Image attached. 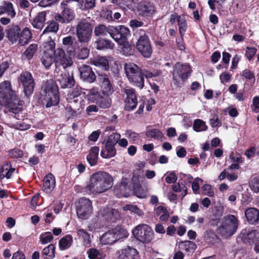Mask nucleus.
<instances>
[{
    "mask_svg": "<svg viewBox=\"0 0 259 259\" xmlns=\"http://www.w3.org/2000/svg\"><path fill=\"white\" fill-rule=\"evenodd\" d=\"M113 186V178L108 172L97 171L90 177V183L83 189V192L91 194L104 192Z\"/></svg>",
    "mask_w": 259,
    "mask_h": 259,
    "instance_id": "1",
    "label": "nucleus"
},
{
    "mask_svg": "<svg viewBox=\"0 0 259 259\" xmlns=\"http://www.w3.org/2000/svg\"><path fill=\"white\" fill-rule=\"evenodd\" d=\"M42 91L45 94L44 101L46 107L50 108L57 105L60 102L59 87L53 79H49L42 84Z\"/></svg>",
    "mask_w": 259,
    "mask_h": 259,
    "instance_id": "2",
    "label": "nucleus"
},
{
    "mask_svg": "<svg viewBox=\"0 0 259 259\" xmlns=\"http://www.w3.org/2000/svg\"><path fill=\"white\" fill-rule=\"evenodd\" d=\"M124 70L129 81L142 89L144 87L145 80L142 75V69L134 63H125Z\"/></svg>",
    "mask_w": 259,
    "mask_h": 259,
    "instance_id": "3",
    "label": "nucleus"
},
{
    "mask_svg": "<svg viewBox=\"0 0 259 259\" xmlns=\"http://www.w3.org/2000/svg\"><path fill=\"white\" fill-rule=\"evenodd\" d=\"M238 227V220L233 214H228L224 217L221 226L218 228L217 232L224 237L232 236L236 232Z\"/></svg>",
    "mask_w": 259,
    "mask_h": 259,
    "instance_id": "4",
    "label": "nucleus"
},
{
    "mask_svg": "<svg viewBox=\"0 0 259 259\" xmlns=\"http://www.w3.org/2000/svg\"><path fill=\"white\" fill-rule=\"evenodd\" d=\"M18 82L23 88L24 95L29 98L33 93L35 86V81L32 74L28 71H23L18 78Z\"/></svg>",
    "mask_w": 259,
    "mask_h": 259,
    "instance_id": "5",
    "label": "nucleus"
},
{
    "mask_svg": "<svg viewBox=\"0 0 259 259\" xmlns=\"http://www.w3.org/2000/svg\"><path fill=\"white\" fill-rule=\"evenodd\" d=\"M133 235L140 242L149 243L154 238V232L151 228L146 224H140L132 230Z\"/></svg>",
    "mask_w": 259,
    "mask_h": 259,
    "instance_id": "6",
    "label": "nucleus"
},
{
    "mask_svg": "<svg viewBox=\"0 0 259 259\" xmlns=\"http://www.w3.org/2000/svg\"><path fill=\"white\" fill-rule=\"evenodd\" d=\"M93 28L91 24L86 20L79 21L76 28V35L78 41L83 44H88L92 37Z\"/></svg>",
    "mask_w": 259,
    "mask_h": 259,
    "instance_id": "7",
    "label": "nucleus"
},
{
    "mask_svg": "<svg viewBox=\"0 0 259 259\" xmlns=\"http://www.w3.org/2000/svg\"><path fill=\"white\" fill-rule=\"evenodd\" d=\"M120 138V135L115 133L110 135L105 145V148L101 151L100 155L103 158H110L114 157L116 154L115 147Z\"/></svg>",
    "mask_w": 259,
    "mask_h": 259,
    "instance_id": "8",
    "label": "nucleus"
},
{
    "mask_svg": "<svg viewBox=\"0 0 259 259\" xmlns=\"http://www.w3.org/2000/svg\"><path fill=\"white\" fill-rule=\"evenodd\" d=\"M136 8L138 16L144 20L151 19L156 12L155 6L149 1L139 2L137 5Z\"/></svg>",
    "mask_w": 259,
    "mask_h": 259,
    "instance_id": "9",
    "label": "nucleus"
},
{
    "mask_svg": "<svg viewBox=\"0 0 259 259\" xmlns=\"http://www.w3.org/2000/svg\"><path fill=\"white\" fill-rule=\"evenodd\" d=\"M92 203L89 199H79L76 205V213L79 218L82 220L88 219L92 214Z\"/></svg>",
    "mask_w": 259,
    "mask_h": 259,
    "instance_id": "10",
    "label": "nucleus"
},
{
    "mask_svg": "<svg viewBox=\"0 0 259 259\" xmlns=\"http://www.w3.org/2000/svg\"><path fill=\"white\" fill-rule=\"evenodd\" d=\"M110 36L118 44L124 43L130 36V31L124 25L112 26Z\"/></svg>",
    "mask_w": 259,
    "mask_h": 259,
    "instance_id": "11",
    "label": "nucleus"
},
{
    "mask_svg": "<svg viewBox=\"0 0 259 259\" xmlns=\"http://www.w3.org/2000/svg\"><path fill=\"white\" fill-rule=\"evenodd\" d=\"M71 56H67L64 50L60 48L56 49L54 54V58L56 65L63 66L64 68L68 67L73 64Z\"/></svg>",
    "mask_w": 259,
    "mask_h": 259,
    "instance_id": "12",
    "label": "nucleus"
},
{
    "mask_svg": "<svg viewBox=\"0 0 259 259\" xmlns=\"http://www.w3.org/2000/svg\"><path fill=\"white\" fill-rule=\"evenodd\" d=\"M63 10L60 14H57L55 16L56 21L62 23H68L71 21L75 17L73 10L68 7L64 2L61 3Z\"/></svg>",
    "mask_w": 259,
    "mask_h": 259,
    "instance_id": "13",
    "label": "nucleus"
},
{
    "mask_svg": "<svg viewBox=\"0 0 259 259\" xmlns=\"http://www.w3.org/2000/svg\"><path fill=\"white\" fill-rule=\"evenodd\" d=\"M98 80L102 94L111 95L114 91V89L109 76L105 73H99Z\"/></svg>",
    "mask_w": 259,
    "mask_h": 259,
    "instance_id": "14",
    "label": "nucleus"
},
{
    "mask_svg": "<svg viewBox=\"0 0 259 259\" xmlns=\"http://www.w3.org/2000/svg\"><path fill=\"white\" fill-rule=\"evenodd\" d=\"M124 93L126 95L124 102V109L128 111L133 110L136 108L138 104L136 91L133 88L125 89Z\"/></svg>",
    "mask_w": 259,
    "mask_h": 259,
    "instance_id": "15",
    "label": "nucleus"
},
{
    "mask_svg": "<svg viewBox=\"0 0 259 259\" xmlns=\"http://www.w3.org/2000/svg\"><path fill=\"white\" fill-rule=\"evenodd\" d=\"M78 70L80 78L83 81L92 83L96 81L97 76L91 66L82 65L78 68Z\"/></svg>",
    "mask_w": 259,
    "mask_h": 259,
    "instance_id": "16",
    "label": "nucleus"
},
{
    "mask_svg": "<svg viewBox=\"0 0 259 259\" xmlns=\"http://www.w3.org/2000/svg\"><path fill=\"white\" fill-rule=\"evenodd\" d=\"M6 37L12 44L19 41L20 37L21 28L17 24H12L7 26L5 30Z\"/></svg>",
    "mask_w": 259,
    "mask_h": 259,
    "instance_id": "17",
    "label": "nucleus"
},
{
    "mask_svg": "<svg viewBox=\"0 0 259 259\" xmlns=\"http://www.w3.org/2000/svg\"><path fill=\"white\" fill-rule=\"evenodd\" d=\"M136 48L145 58H150L153 52L149 38L137 40Z\"/></svg>",
    "mask_w": 259,
    "mask_h": 259,
    "instance_id": "18",
    "label": "nucleus"
},
{
    "mask_svg": "<svg viewBox=\"0 0 259 259\" xmlns=\"http://www.w3.org/2000/svg\"><path fill=\"white\" fill-rule=\"evenodd\" d=\"M240 236L243 243L251 245L257 241L259 232L256 230L249 231L244 229L241 231Z\"/></svg>",
    "mask_w": 259,
    "mask_h": 259,
    "instance_id": "19",
    "label": "nucleus"
},
{
    "mask_svg": "<svg viewBox=\"0 0 259 259\" xmlns=\"http://www.w3.org/2000/svg\"><path fill=\"white\" fill-rule=\"evenodd\" d=\"M93 45L97 50L102 51L112 50L114 47V43L110 39L103 37L97 38L93 42Z\"/></svg>",
    "mask_w": 259,
    "mask_h": 259,
    "instance_id": "20",
    "label": "nucleus"
},
{
    "mask_svg": "<svg viewBox=\"0 0 259 259\" xmlns=\"http://www.w3.org/2000/svg\"><path fill=\"white\" fill-rule=\"evenodd\" d=\"M174 72L183 81H185L190 76L192 70L189 65L178 63L175 65Z\"/></svg>",
    "mask_w": 259,
    "mask_h": 259,
    "instance_id": "21",
    "label": "nucleus"
},
{
    "mask_svg": "<svg viewBox=\"0 0 259 259\" xmlns=\"http://www.w3.org/2000/svg\"><path fill=\"white\" fill-rule=\"evenodd\" d=\"M90 51L87 48H82L79 49L78 46L72 49H68V53L69 55L77 59L84 60L87 59L89 55Z\"/></svg>",
    "mask_w": 259,
    "mask_h": 259,
    "instance_id": "22",
    "label": "nucleus"
},
{
    "mask_svg": "<svg viewBox=\"0 0 259 259\" xmlns=\"http://www.w3.org/2000/svg\"><path fill=\"white\" fill-rule=\"evenodd\" d=\"M118 259H139V253L136 249L128 246L119 252Z\"/></svg>",
    "mask_w": 259,
    "mask_h": 259,
    "instance_id": "23",
    "label": "nucleus"
},
{
    "mask_svg": "<svg viewBox=\"0 0 259 259\" xmlns=\"http://www.w3.org/2000/svg\"><path fill=\"white\" fill-rule=\"evenodd\" d=\"M4 14L13 18L16 16V12L13 4L10 1H4L0 4V16Z\"/></svg>",
    "mask_w": 259,
    "mask_h": 259,
    "instance_id": "24",
    "label": "nucleus"
},
{
    "mask_svg": "<svg viewBox=\"0 0 259 259\" xmlns=\"http://www.w3.org/2000/svg\"><path fill=\"white\" fill-rule=\"evenodd\" d=\"M245 216L248 223L250 224H255L259 221V210L254 207L246 209Z\"/></svg>",
    "mask_w": 259,
    "mask_h": 259,
    "instance_id": "25",
    "label": "nucleus"
},
{
    "mask_svg": "<svg viewBox=\"0 0 259 259\" xmlns=\"http://www.w3.org/2000/svg\"><path fill=\"white\" fill-rule=\"evenodd\" d=\"M47 13L42 11L38 13L31 22L32 26L36 29L41 30L45 25Z\"/></svg>",
    "mask_w": 259,
    "mask_h": 259,
    "instance_id": "26",
    "label": "nucleus"
},
{
    "mask_svg": "<svg viewBox=\"0 0 259 259\" xmlns=\"http://www.w3.org/2000/svg\"><path fill=\"white\" fill-rule=\"evenodd\" d=\"M61 79L59 80L61 88H71L74 86L75 81L73 73L70 75L69 73H64L61 75Z\"/></svg>",
    "mask_w": 259,
    "mask_h": 259,
    "instance_id": "27",
    "label": "nucleus"
},
{
    "mask_svg": "<svg viewBox=\"0 0 259 259\" xmlns=\"http://www.w3.org/2000/svg\"><path fill=\"white\" fill-rule=\"evenodd\" d=\"M15 170V168L12 167L10 162H7L4 163L0 168V180H2L5 178L7 179H10Z\"/></svg>",
    "mask_w": 259,
    "mask_h": 259,
    "instance_id": "28",
    "label": "nucleus"
},
{
    "mask_svg": "<svg viewBox=\"0 0 259 259\" xmlns=\"http://www.w3.org/2000/svg\"><path fill=\"white\" fill-rule=\"evenodd\" d=\"M111 25L107 26L106 25L100 24L95 26L94 28V34L98 38L105 36L109 34L110 35Z\"/></svg>",
    "mask_w": 259,
    "mask_h": 259,
    "instance_id": "29",
    "label": "nucleus"
},
{
    "mask_svg": "<svg viewBox=\"0 0 259 259\" xmlns=\"http://www.w3.org/2000/svg\"><path fill=\"white\" fill-rule=\"evenodd\" d=\"M43 182L44 190L47 192L50 191L55 186V178L52 174L50 173L45 177Z\"/></svg>",
    "mask_w": 259,
    "mask_h": 259,
    "instance_id": "30",
    "label": "nucleus"
},
{
    "mask_svg": "<svg viewBox=\"0 0 259 259\" xmlns=\"http://www.w3.org/2000/svg\"><path fill=\"white\" fill-rule=\"evenodd\" d=\"M77 235L78 239L82 240L84 246L87 247L91 246V240L90 234L86 230L83 229H79L77 231Z\"/></svg>",
    "mask_w": 259,
    "mask_h": 259,
    "instance_id": "31",
    "label": "nucleus"
},
{
    "mask_svg": "<svg viewBox=\"0 0 259 259\" xmlns=\"http://www.w3.org/2000/svg\"><path fill=\"white\" fill-rule=\"evenodd\" d=\"M73 243V237L70 234L63 237L59 241V246L61 250H65L70 247Z\"/></svg>",
    "mask_w": 259,
    "mask_h": 259,
    "instance_id": "32",
    "label": "nucleus"
},
{
    "mask_svg": "<svg viewBox=\"0 0 259 259\" xmlns=\"http://www.w3.org/2000/svg\"><path fill=\"white\" fill-rule=\"evenodd\" d=\"M100 240L101 243L104 245L112 244L115 242L116 239L112 230H110L104 233L100 237Z\"/></svg>",
    "mask_w": 259,
    "mask_h": 259,
    "instance_id": "33",
    "label": "nucleus"
},
{
    "mask_svg": "<svg viewBox=\"0 0 259 259\" xmlns=\"http://www.w3.org/2000/svg\"><path fill=\"white\" fill-rule=\"evenodd\" d=\"M102 94V92H100L98 88H94L89 90L87 98L91 103H96L97 104V101L100 100Z\"/></svg>",
    "mask_w": 259,
    "mask_h": 259,
    "instance_id": "34",
    "label": "nucleus"
},
{
    "mask_svg": "<svg viewBox=\"0 0 259 259\" xmlns=\"http://www.w3.org/2000/svg\"><path fill=\"white\" fill-rule=\"evenodd\" d=\"M31 37L32 33L30 30L28 28L25 27L22 31L21 30L20 37L19 40V45H25L28 43Z\"/></svg>",
    "mask_w": 259,
    "mask_h": 259,
    "instance_id": "35",
    "label": "nucleus"
},
{
    "mask_svg": "<svg viewBox=\"0 0 259 259\" xmlns=\"http://www.w3.org/2000/svg\"><path fill=\"white\" fill-rule=\"evenodd\" d=\"M178 25L179 27V32L182 40H183L185 33L188 29V23L185 17V15H183L181 18L178 21Z\"/></svg>",
    "mask_w": 259,
    "mask_h": 259,
    "instance_id": "36",
    "label": "nucleus"
},
{
    "mask_svg": "<svg viewBox=\"0 0 259 259\" xmlns=\"http://www.w3.org/2000/svg\"><path fill=\"white\" fill-rule=\"evenodd\" d=\"M110 95L102 94L100 100L97 101V104L99 107L103 109H107L111 107L112 104L111 99L110 98Z\"/></svg>",
    "mask_w": 259,
    "mask_h": 259,
    "instance_id": "37",
    "label": "nucleus"
},
{
    "mask_svg": "<svg viewBox=\"0 0 259 259\" xmlns=\"http://www.w3.org/2000/svg\"><path fill=\"white\" fill-rule=\"evenodd\" d=\"M93 64L96 66L99 67L104 70H108L109 68V62L105 57H99L93 61Z\"/></svg>",
    "mask_w": 259,
    "mask_h": 259,
    "instance_id": "38",
    "label": "nucleus"
},
{
    "mask_svg": "<svg viewBox=\"0 0 259 259\" xmlns=\"http://www.w3.org/2000/svg\"><path fill=\"white\" fill-rule=\"evenodd\" d=\"M57 21L52 20L47 22V26L44 30L42 34L50 32L56 33L59 30V24Z\"/></svg>",
    "mask_w": 259,
    "mask_h": 259,
    "instance_id": "39",
    "label": "nucleus"
},
{
    "mask_svg": "<svg viewBox=\"0 0 259 259\" xmlns=\"http://www.w3.org/2000/svg\"><path fill=\"white\" fill-rule=\"evenodd\" d=\"M147 138H153L156 140L162 139L164 138L163 133L158 129L152 128L148 130L146 132Z\"/></svg>",
    "mask_w": 259,
    "mask_h": 259,
    "instance_id": "40",
    "label": "nucleus"
},
{
    "mask_svg": "<svg viewBox=\"0 0 259 259\" xmlns=\"http://www.w3.org/2000/svg\"><path fill=\"white\" fill-rule=\"evenodd\" d=\"M224 210L223 208L215 209V212L212 214L211 218V223L213 225H217L220 222L223 215Z\"/></svg>",
    "mask_w": 259,
    "mask_h": 259,
    "instance_id": "41",
    "label": "nucleus"
},
{
    "mask_svg": "<svg viewBox=\"0 0 259 259\" xmlns=\"http://www.w3.org/2000/svg\"><path fill=\"white\" fill-rule=\"evenodd\" d=\"M193 129L196 132L205 131L207 130V126L204 121L200 119H197L194 121Z\"/></svg>",
    "mask_w": 259,
    "mask_h": 259,
    "instance_id": "42",
    "label": "nucleus"
},
{
    "mask_svg": "<svg viewBox=\"0 0 259 259\" xmlns=\"http://www.w3.org/2000/svg\"><path fill=\"white\" fill-rule=\"evenodd\" d=\"M55 246L53 244H49L45 247L42 251V254L47 256L45 259L53 258L55 256Z\"/></svg>",
    "mask_w": 259,
    "mask_h": 259,
    "instance_id": "43",
    "label": "nucleus"
},
{
    "mask_svg": "<svg viewBox=\"0 0 259 259\" xmlns=\"http://www.w3.org/2000/svg\"><path fill=\"white\" fill-rule=\"evenodd\" d=\"M41 61L46 68L50 67L53 64V62L55 61L54 55L43 53L41 58Z\"/></svg>",
    "mask_w": 259,
    "mask_h": 259,
    "instance_id": "44",
    "label": "nucleus"
},
{
    "mask_svg": "<svg viewBox=\"0 0 259 259\" xmlns=\"http://www.w3.org/2000/svg\"><path fill=\"white\" fill-rule=\"evenodd\" d=\"M112 230L114 233V235H115L116 241L121 238L127 237V231L120 226H117Z\"/></svg>",
    "mask_w": 259,
    "mask_h": 259,
    "instance_id": "45",
    "label": "nucleus"
},
{
    "mask_svg": "<svg viewBox=\"0 0 259 259\" xmlns=\"http://www.w3.org/2000/svg\"><path fill=\"white\" fill-rule=\"evenodd\" d=\"M55 46L56 44L54 40L51 39L48 41L44 45L43 53L54 55L56 51Z\"/></svg>",
    "mask_w": 259,
    "mask_h": 259,
    "instance_id": "46",
    "label": "nucleus"
},
{
    "mask_svg": "<svg viewBox=\"0 0 259 259\" xmlns=\"http://www.w3.org/2000/svg\"><path fill=\"white\" fill-rule=\"evenodd\" d=\"M122 45V52L123 55L126 56H131L134 54V46L130 45L127 40L124 43L119 44Z\"/></svg>",
    "mask_w": 259,
    "mask_h": 259,
    "instance_id": "47",
    "label": "nucleus"
},
{
    "mask_svg": "<svg viewBox=\"0 0 259 259\" xmlns=\"http://www.w3.org/2000/svg\"><path fill=\"white\" fill-rule=\"evenodd\" d=\"M87 254L89 259H104L102 254L95 248H90L87 251Z\"/></svg>",
    "mask_w": 259,
    "mask_h": 259,
    "instance_id": "48",
    "label": "nucleus"
},
{
    "mask_svg": "<svg viewBox=\"0 0 259 259\" xmlns=\"http://www.w3.org/2000/svg\"><path fill=\"white\" fill-rule=\"evenodd\" d=\"M74 38H73L71 35L66 36L63 38V44L64 46H67L66 48L67 51L68 52V49H72V48H75L77 46V43L75 41L74 42Z\"/></svg>",
    "mask_w": 259,
    "mask_h": 259,
    "instance_id": "49",
    "label": "nucleus"
},
{
    "mask_svg": "<svg viewBox=\"0 0 259 259\" xmlns=\"http://www.w3.org/2000/svg\"><path fill=\"white\" fill-rule=\"evenodd\" d=\"M37 49V45L35 44H32L29 45L24 53V55L28 59L30 60L32 58L34 53L36 52Z\"/></svg>",
    "mask_w": 259,
    "mask_h": 259,
    "instance_id": "50",
    "label": "nucleus"
},
{
    "mask_svg": "<svg viewBox=\"0 0 259 259\" xmlns=\"http://www.w3.org/2000/svg\"><path fill=\"white\" fill-rule=\"evenodd\" d=\"M54 237L50 232H46L41 233L39 236L41 243L46 244L51 242L53 240Z\"/></svg>",
    "mask_w": 259,
    "mask_h": 259,
    "instance_id": "51",
    "label": "nucleus"
},
{
    "mask_svg": "<svg viewBox=\"0 0 259 259\" xmlns=\"http://www.w3.org/2000/svg\"><path fill=\"white\" fill-rule=\"evenodd\" d=\"M205 240L209 243H214L218 239L216 234L212 230H206L204 234Z\"/></svg>",
    "mask_w": 259,
    "mask_h": 259,
    "instance_id": "52",
    "label": "nucleus"
},
{
    "mask_svg": "<svg viewBox=\"0 0 259 259\" xmlns=\"http://www.w3.org/2000/svg\"><path fill=\"white\" fill-rule=\"evenodd\" d=\"M250 188L255 193L259 192V176L253 177L250 183Z\"/></svg>",
    "mask_w": 259,
    "mask_h": 259,
    "instance_id": "53",
    "label": "nucleus"
},
{
    "mask_svg": "<svg viewBox=\"0 0 259 259\" xmlns=\"http://www.w3.org/2000/svg\"><path fill=\"white\" fill-rule=\"evenodd\" d=\"M134 35L137 39V40L149 38L146 31L141 28L135 30Z\"/></svg>",
    "mask_w": 259,
    "mask_h": 259,
    "instance_id": "54",
    "label": "nucleus"
},
{
    "mask_svg": "<svg viewBox=\"0 0 259 259\" xmlns=\"http://www.w3.org/2000/svg\"><path fill=\"white\" fill-rule=\"evenodd\" d=\"M9 155L13 158H21L23 156V152L21 150L15 148L9 151Z\"/></svg>",
    "mask_w": 259,
    "mask_h": 259,
    "instance_id": "55",
    "label": "nucleus"
},
{
    "mask_svg": "<svg viewBox=\"0 0 259 259\" xmlns=\"http://www.w3.org/2000/svg\"><path fill=\"white\" fill-rule=\"evenodd\" d=\"M201 190L205 195L209 197H212L214 195V192L211 188V186L209 184H204L201 187Z\"/></svg>",
    "mask_w": 259,
    "mask_h": 259,
    "instance_id": "56",
    "label": "nucleus"
},
{
    "mask_svg": "<svg viewBox=\"0 0 259 259\" xmlns=\"http://www.w3.org/2000/svg\"><path fill=\"white\" fill-rule=\"evenodd\" d=\"M82 93L81 88H79L78 87H76L74 88L72 91L70 92L68 96L69 98H78L81 95Z\"/></svg>",
    "mask_w": 259,
    "mask_h": 259,
    "instance_id": "57",
    "label": "nucleus"
},
{
    "mask_svg": "<svg viewBox=\"0 0 259 259\" xmlns=\"http://www.w3.org/2000/svg\"><path fill=\"white\" fill-rule=\"evenodd\" d=\"M130 26L133 29L134 31L136 30V29L142 27L144 25V22L138 19H132L130 21Z\"/></svg>",
    "mask_w": 259,
    "mask_h": 259,
    "instance_id": "58",
    "label": "nucleus"
},
{
    "mask_svg": "<svg viewBox=\"0 0 259 259\" xmlns=\"http://www.w3.org/2000/svg\"><path fill=\"white\" fill-rule=\"evenodd\" d=\"M123 209L124 211L130 210L139 215L141 212V210L139 207L137 205L133 204H126L123 207Z\"/></svg>",
    "mask_w": 259,
    "mask_h": 259,
    "instance_id": "59",
    "label": "nucleus"
},
{
    "mask_svg": "<svg viewBox=\"0 0 259 259\" xmlns=\"http://www.w3.org/2000/svg\"><path fill=\"white\" fill-rule=\"evenodd\" d=\"M241 75L246 80H251L253 79L254 81L255 80V76L253 72L249 69L244 70L241 73Z\"/></svg>",
    "mask_w": 259,
    "mask_h": 259,
    "instance_id": "60",
    "label": "nucleus"
},
{
    "mask_svg": "<svg viewBox=\"0 0 259 259\" xmlns=\"http://www.w3.org/2000/svg\"><path fill=\"white\" fill-rule=\"evenodd\" d=\"M142 188L140 184L134 185L133 187L134 193L139 198H143L144 195L142 192Z\"/></svg>",
    "mask_w": 259,
    "mask_h": 259,
    "instance_id": "61",
    "label": "nucleus"
},
{
    "mask_svg": "<svg viewBox=\"0 0 259 259\" xmlns=\"http://www.w3.org/2000/svg\"><path fill=\"white\" fill-rule=\"evenodd\" d=\"M14 127L18 130L25 131L28 130L31 125L29 124L25 123L23 122H17L14 125Z\"/></svg>",
    "mask_w": 259,
    "mask_h": 259,
    "instance_id": "62",
    "label": "nucleus"
},
{
    "mask_svg": "<svg viewBox=\"0 0 259 259\" xmlns=\"http://www.w3.org/2000/svg\"><path fill=\"white\" fill-rule=\"evenodd\" d=\"M256 52V49L254 48L247 47L245 51V56L250 61L254 57Z\"/></svg>",
    "mask_w": 259,
    "mask_h": 259,
    "instance_id": "63",
    "label": "nucleus"
},
{
    "mask_svg": "<svg viewBox=\"0 0 259 259\" xmlns=\"http://www.w3.org/2000/svg\"><path fill=\"white\" fill-rule=\"evenodd\" d=\"M178 179L177 176L175 172H170L167 176L166 177L165 182L168 184L175 183Z\"/></svg>",
    "mask_w": 259,
    "mask_h": 259,
    "instance_id": "64",
    "label": "nucleus"
}]
</instances>
